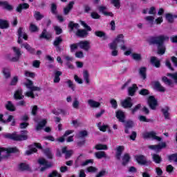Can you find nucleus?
Wrapping results in <instances>:
<instances>
[{
  "instance_id": "10",
  "label": "nucleus",
  "mask_w": 177,
  "mask_h": 177,
  "mask_svg": "<svg viewBox=\"0 0 177 177\" xmlns=\"http://www.w3.org/2000/svg\"><path fill=\"white\" fill-rule=\"evenodd\" d=\"M37 149H42L41 144L39 143H35L29 146V150L26 151V156H30L32 154V153H37Z\"/></svg>"
},
{
  "instance_id": "40",
  "label": "nucleus",
  "mask_w": 177,
  "mask_h": 177,
  "mask_svg": "<svg viewBox=\"0 0 177 177\" xmlns=\"http://www.w3.org/2000/svg\"><path fill=\"white\" fill-rule=\"evenodd\" d=\"M122 165H125L131 160V156L128 153H125L122 157Z\"/></svg>"
},
{
  "instance_id": "1",
  "label": "nucleus",
  "mask_w": 177,
  "mask_h": 177,
  "mask_svg": "<svg viewBox=\"0 0 177 177\" xmlns=\"http://www.w3.org/2000/svg\"><path fill=\"white\" fill-rule=\"evenodd\" d=\"M169 37L167 36L160 35L155 37H151L150 39L151 44H156L158 45V55H164L165 53V46H164V42L168 41Z\"/></svg>"
},
{
  "instance_id": "12",
  "label": "nucleus",
  "mask_w": 177,
  "mask_h": 177,
  "mask_svg": "<svg viewBox=\"0 0 177 177\" xmlns=\"http://www.w3.org/2000/svg\"><path fill=\"white\" fill-rule=\"evenodd\" d=\"M167 145L165 142H162L161 144H159L158 145H149L148 147L151 150H154L155 151H160L161 149L165 148Z\"/></svg>"
},
{
  "instance_id": "13",
  "label": "nucleus",
  "mask_w": 177,
  "mask_h": 177,
  "mask_svg": "<svg viewBox=\"0 0 177 177\" xmlns=\"http://www.w3.org/2000/svg\"><path fill=\"white\" fill-rule=\"evenodd\" d=\"M12 50L15 53L16 56L12 58V62H18L19 59L21 56V53L20 52V48L17 47H12Z\"/></svg>"
},
{
  "instance_id": "37",
  "label": "nucleus",
  "mask_w": 177,
  "mask_h": 177,
  "mask_svg": "<svg viewBox=\"0 0 177 177\" xmlns=\"http://www.w3.org/2000/svg\"><path fill=\"white\" fill-rule=\"evenodd\" d=\"M40 38H44V39H50V38H52V35L46 32V30H44L40 35Z\"/></svg>"
},
{
  "instance_id": "59",
  "label": "nucleus",
  "mask_w": 177,
  "mask_h": 177,
  "mask_svg": "<svg viewBox=\"0 0 177 177\" xmlns=\"http://www.w3.org/2000/svg\"><path fill=\"white\" fill-rule=\"evenodd\" d=\"M44 154L48 157V158H52V152L49 148H47L44 150Z\"/></svg>"
},
{
  "instance_id": "42",
  "label": "nucleus",
  "mask_w": 177,
  "mask_h": 177,
  "mask_svg": "<svg viewBox=\"0 0 177 177\" xmlns=\"http://www.w3.org/2000/svg\"><path fill=\"white\" fill-rule=\"evenodd\" d=\"M9 27V23H8V21L0 19V28H8Z\"/></svg>"
},
{
  "instance_id": "22",
  "label": "nucleus",
  "mask_w": 177,
  "mask_h": 177,
  "mask_svg": "<svg viewBox=\"0 0 177 177\" xmlns=\"http://www.w3.org/2000/svg\"><path fill=\"white\" fill-rule=\"evenodd\" d=\"M124 151V146H119L116 148V158L117 160H121V155Z\"/></svg>"
},
{
  "instance_id": "11",
  "label": "nucleus",
  "mask_w": 177,
  "mask_h": 177,
  "mask_svg": "<svg viewBox=\"0 0 177 177\" xmlns=\"http://www.w3.org/2000/svg\"><path fill=\"white\" fill-rule=\"evenodd\" d=\"M148 104L151 110H156V107H157V100H156L154 96L149 97Z\"/></svg>"
},
{
  "instance_id": "53",
  "label": "nucleus",
  "mask_w": 177,
  "mask_h": 177,
  "mask_svg": "<svg viewBox=\"0 0 177 177\" xmlns=\"http://www.w3.org/2000/svg\"><path fill=\"white\" fill-rule=\"evenodd\" d=\"M72 106H73V109H78L80 108V101L78 100V98L74 99Z\"/></svg>"
},
{
  "instance_id": "60",
  "label": "nucleus",
  "mask_w": 177,
  "mask_h": 177,
  "mask_svg": "<svg viewBox=\"0 0 177 177\" xmlns=\"http://www.w3.org/2000/svg\"><path fill=\"white\" fill-rule=\"evenodd\" d=\"M98 10L102 14H104L106 10H107V6H98Z\"/></svg>"
},
{
  "instance_id": "30",
  "label": "nucleus",
  "mask_w": 177,
  "mask_h": 177,
  "mask_svg": "<svg viewBox=\"0 0 177 177\" xmlns=\"http://www.w3.org/2000/svg\"><path fill=\"white\" fill-rule=\"evenodd\" d=\"M62 42H63V39L62 38V37H56L54 41L53 45H54V46L57 47V49L58 50H60V47H59V45H60V44H62Z\"/></svg>"
},
{
  "instance_id": "35",
  "label": "nucleus",
  "mask_w": 177,
  "mask_h": 177,
  "mask_svg": "<svg viewBox=\"0 0 177 177\" xmlns=\"http://www.w3.org/2000/svg\"><path fill=\"white\" fill-rule=\"evenodd\" d=\"M151 63L153 64V66H155V67H157L158 68L160 66V61L156 57H151Z\"/></svg>"
},
{
  "instance_id": "33",
  "label": "nucleus",
  "mask_w": 177,
  "mask_h": 177,
  "mask_svg": "<svg viewBox=\"0 0 177 177\" xmlns=\"http://www.w3.org/2000/svg\"><path fill=\"white\" fill-rule=\"evenodd\" d=\"M88 136V131L84 130L79 131V133L76 134V138L77 139H84V138Z\"/></svg>"
},
{
  "instance_id": "9",
  "label": "nucleus",
  "mask_w": 177,
  "mask_h": 177,
  "mask_svg": "<svg viewBox=\"0 0 177 177\" xmlns=\"http://www.w3.org/2000/svg\"><path fill=\"white\" fill-rule=\"evenodd\" d=\"M21 38H24L26 41L28 39V37L27 36V33L24 32V29L19 28L18 29V44H23V39Z\"/></svg>"
},
{
  "instance_id": "62",
  "label": "nucleus",
  "mask_w": 177,
  "mask_h": 177,
  "mask_svg": "<svg viewBox=\"0 0 177 177\" xmlns=\"http://www.w3.org/2000/svg\"><path fill=\"white\" fill-rule=\"evenodd\" d=\"M140 95H142V96H146L147 95H149L150 92H149V90L146 88H142L139 92Z\"/></svg>"
},
{
  "instance_id": "20",
  "label": "nucleus",
  "mask_w": 177,
  "mask_h": 177,
  "mask_svg": "<svg viewBox=\"0 0 177 177\" xmlns=\"http://www.w3.org/2000/svg\"><path fill=\"white\" fill-rule=\"evenodd\" d=\"M120 48L121 50H126L124 53V55L125 56H129V55H131V53H132V49L127 48V46H125V44H120Z\"/></svg>"
},
{
  "instance_id": "64",
  "label": "nucleus",
  "mask_w": 177,
  "mask_h": 177,
  "mask_svg": "<svg viewBox=\"0 0 177 177\" xmlns=\"http://www.w3.org/2000/svg\"><path fill=\"white\" fill-rule=\"evenodd\" d=\"M168 77H171L173 80H174L176 84H177V73H168L167 74Z\"/></svg>"
},
{
  "instance_id": "61",
  "label": "nucleus",
  "mask_w": 177,
  "mask_h": 177,
  "mask_svg": "<svg viewBox=\"0 0 177 177\" xmlns=\"http://www.w3.org/2000/svg\"><path fill=\"white\" fill-rule=\"evenodd\" d=\"M106 174L107 171H106V169H102L95 175V177H103L105 176Z\"/></svg>"
},
{
  "instance_id": "3",
  "label": "nucleus",
  "mask_w": 177,
  "mask_h": 177,
  "mask_svg": "<svg viewBox=\"0 0 177 177\" xmlns=\"http://www.w3.org/2000/svg\"><path fill=\"white\" fill-rule=\"evenodd\" d=\"M25 85L26 88L30 90V91L25 93V96H27L28 97L34 99L35 97V94H34V92H39V91H41L39 87L34 86V84L31 80H28L26 82H25Z\"/></svg>"
},
{
  "instance_id": "55",
  "label": "nucleus",
  "mask_w": 177,
  "mask_h": 177,
  "mask_svg": "<svg viewBox=\"0 0 177 177\" xmlns=\"http://www.w3.org/2000/svg\"><path fill=\"white\" fill-rule=\"evenodd\" d=\"M141 107H142V105L140 104H137L135 107L131 109V113L135 114V113L139 111Z\"/></svg>"
},
{
  "instance_id": "16",
  "label": "nucleus",
  "mask_w": 177,
  "mask_h": 177,
  "mask_svg": "<svg viewBox=\"0 0 177 177\" xmlns=\"http://www.w3.org/2000/svg\"><path fill=\"white\" fill-rule=\"evenodd\" d=\"M0 121L1 122H10V121H12L11 125L12 127H14V125H15L16 124V121L15 120V118L13 117V115H8V118L6 120H3V114H0Z\"/></svg>"
},
{
  "instance_id": "6",
  "label": "nucleus",
  "mask_w": 177,
  "mask_h": 177,
  "mask_svg": "<svg viewBox=\"0 0 177 177\" xmlns=\"http://www.w3.org/2000/svg\"><path fill=\"white\" fill-rule=\"evenodd\" d=\"M118 44L121 45L122 44H125V40H124V35L120 34L113 41L112 43L109 44L112 48H115L118 46Z\"/></svg>"
},
{
  "instance_id": "50",
  "label": "nucleus",
  "mask_w": 177,
  "mask_h": 177,
  "mask_svg": "<svg viewBox=\"0 0 177 177\" xmlns=\"http://www.w3.org/2000/svg\"><path fill=\"white\" fill-rule=\"evenodd\" d=\"M145 20H146L150 26H153V24H154V17L153 16H147L145 18Z\"/></svg>"
},
{
  "instance_id": "52",
  "label": "nucleus",
  "mask_w": 177,
  "mask_h": 177,
  "mask_svg": "<svg viewBox=\"0 0 177 177\" xmlns=\"http://www.w3.org/2000/svg\"><path fill=\"white\" fill-rule=\"evenodd\" d=\"M66 84H67V85L68 86V88L72 89V91H75V84H74L73 81H71V80H68L66 82Z\"/></svg>"
},
{
  "instance_id": "5",
  "label": "nucleus",
  "mask_w": 177,
  "mask_h": 177,
  "mask_svg": "<svg viewBox=\"0 0 177 177\" xmlns=\"http://www.w3.org/2000/svg\"><path fill=\"white\" fill-rule=\"evenodd\" d=\"M142 136L144 139H152V140H158V142H161V138L157 136V133L154 131H145L142 133Z\"/></svg>"
},
{
  "instance_id": "49",
  "label": "nucleus",
  "mask_w": 177,
  "mask_h": 177,
  "mask_svg": "<svg viewBox=\"0 0 177 177\" xmlns=\"http://www.w3.org/2000/svg\"><path fill=\"white\" fill-rule=\"evenodd\" d=\"M165 17L169 23H174V18L176 17L172 14L167 13L166 14Z\"/></svg>"
},
{
  "instance_id": "19",
  "label": "nucleus",
  "mask_w": 177,
  "mask_h": 177,
  "mask_svg": "<svg viewBox=\"0 0 177 177\" xmlns=\"http://www.w3.org/2000/svg\"><path fill=\"white\" fill-rule=\"evenodd\" d=\"M116 118L120 122H125V113L122 112V111H116Z\"/></svg>"
},
{
  "instance_id": "58",
  "label": "nucleus",
  "mask_w": 177,
  "mask_h": 177,
  "mask_svg": "<svg viewBox=\"0 0 177 177\" xmlns=\"http://www.w3.org/2000/svg\"><path fill=\"white\" fill-rule=\"evenodd\" d=\"M131 57L133 60L139 61L142 59V55H140V54L133 53Z\"/></svg>"
},
{
  "instance_id": "63",
  "label": "nucleus",
  "mask_w": 177,
  "mask_h": 177,
  "mask_svg": "<svg viewBox=\"0 0 177 177\" xmlns=\"http://www.w3.org/2000/svg\"><path fill=\"white\" fill-rule=\"evenodd\" d=\"M91 16L92 19H100V15L97 12H91Z\"/></svg>"
},
{
  "instance_id": "26",
  "label": "nucleus",
  "mask_w": 177,
  "mask_h": 177,
  "mask_svg": "<svg viewBox=\"0 0 177 177\" xmlns=\"http://www.w3.org/2000/svg\"><path fill=\"white\" fill-rule=\"evenodd\" d=\"M143 13L145 15H156L157 13V11L156 10V8L154 7H151L149 8H146L145 10H143Z\"/></svg>"
},
{
  "instance_id": "7",
  "label": "nucleus",
  "mask_w": 177,
  "mask_h": 177,
  "mask_svg": "<svg viewBox=\"0 0 177 177\" xmlns=\"http://www.w3.org/2000/svg\"><path fill=\"white\" fill-rule=\"evenodd\" d=\"M77 45L80 49H83L85 52H89V50H91V41H80L77 43Z\"/></svg>"
},
{
  "instance_id": "47",
  "label": "nucleus",
  "mask_w": 177,
  "mask_h": 177,
  "mask_svg": "<svg viewBox=\"0 0 177 177\" xmlns=\"http://www.w3.org/2000/svg\"><path fill=\"white\" fill-rule=\"evenodd\" d=\"M108 46L112 50L111 51L112 56H118V50H117L118 46H116V48H111V44H109Z\"/></svg>"
},
{
  "instance_id": "29",
  "label": "nucleus",
  "mask_w": 177,
  "mask_h": 177,
  "mask_svg": "<svg viewBox=\"0 0 177 177\" xmlns=\"http://www.w3.org/2000/svg\"><path fill=\"white\" fill-rule=\"evenodd\" d=\"M76 35L80 38H84L88 35V32L85 30L78 29L76 32Z\"/></svg>"
},
{
  "instance_id": "28",
  "label": "nucleus",
  "mask_w": 177,
  "mask_h": 177,
  "mask_svg": "<svg viewBox=\"0 0 177 177\" xmlns=\"http://www.w3.org/2000/svg\"><path fill=\"white\" fill-rule=\"evenodd\" d=\"M6 109L9 110V111H16V106L10 101H8L6 104Z\"/></svg>"
},
{
  "instance_id": "54",
  "label": "nucleus",
  "mask_w": 177,
  "mask_h": 177,
  "mask_svg": "<svg viewBox=\"0 0 177 177\" xmlns=\"http://www.w3.org/2000/svg\"><path fill=\"white\" fill-rule=\"evenodd\" d=\"M34 17L36 20H41V19H44V15H42L41 12L36 11L35 12Z\"/></svg>"
},
{
  "instance_id": "56",
  "label": "nucleus",
  "mask_w": 177,
  "mask_h": 177,
  "mask_svg": "<svg viewBox=\"0 0 177 177\" xmlns=\"http://www.w3.org/2000/svg\"><path fill=\"white\" fill-rule=\"evenodd\" d=\"M140 75L143 80H146V68H141L140 69Z\"/></svg>"
},
{
  "instance_id": "17",
  "label": "nucleus",
  "mask_w": 177,
  "mask_h": 177,
  "mask_svg": "<svg viewBox=\"0 0 177 177\" xmlns=\"http://www.w3.org/2000/svg\"><path fill=\"white\" fill-rule=\"evenodd\" d=\"M14 98L17 100H22V99H24V95H23V89L18 88L14 94Z\"/></svg>"
},
{
  "instance_id": "39",
  "label": "nucleus",
  "mask_w": 177,
  "mask_h": 177,
  "mask_svg": "<svg viewBox=\"0 0 177 177\" xmlns=\"http://www.w3.org/2000/svg\"><path fill=\"white\" fill-rule=\"evenodd\" d=\"M74 131L73 130H68L65 132L64 136L59 138L57 139L58 142H60L61 143H63L64 142V137L68 136V135H71V133H73Z\"/></svg>"
},
{
  "instance_id": "14",
  "label": "nucleus",
  "mask_w": 177,
  "mask_h": 177,
  "mask_svg": "<svg viewBox=\"0 0 177 177\" xmlns=\"http://www.w3.org/2000/svg\"><path fill=\"white\" fill-rule=\"evenodd\" d=\"M0 6H2L3 9L6 10H8V12L13 10V6L10 5L7 1H0Z\"/></svg>"
},
{
  "instance_id": "24",
  "label": "nucleus",
  "mask_w": 177,
  "mask_h": 177,
  "mask_svg": "<svg viewBox=\"0 0 177 177\" xmlns=\"http://www.w3.org/2000/svg\"><path fill=\"white\" fill-rule=\"evenodd\" d=\"M95 157L98 160H101V158H107V154L104 151H97L95 153Z\"/></svg>"
},
{
  "instance_id": "48",
  "label": "nucleus",
  "mask_w": 177,
  "mask_h": 177,
  "mask_svg": "<svg viewBox=\"0 0 177 177\" xmlns=\"http://www.w3.org/2000/svg\"><path fill=\"white\" fill-rule=\"evenodd\" d=\"M111 5H113L116 9H120L121 6V3L120 0H111Z\"/></svg>"
},
{
  "instance_id": "27",
  "label": "nucleus",
  "mask_w": 177,
  "mask_h": 177,
  "mask_svg": "<svg viewBox=\"0 0 177 177\" xmlns=\"http://www.w3.org/2000/svg\"><path fill=\"white\" fill-rule=\"evenodd\" d=\"M136 160L138 164L145 165L146 164V158L144 156L139 155L136 156Z\"/></svg>"
},
{
  "instance_id": "44",
  "label": "nucleus",
  "mask_w": 177,
  "mask_h": 177,
  "mask_svg": "<svg viewBox=\"0 0 177 177\" xmlns=\"http://www.w3.org/2000/svg\"><path fill=\"white\" fill-rule=\"evenodd\" d=\"M95 150H107L109 148L107 145L102 144H97L95 146Z\"/></svg>"
},
{
  "instance_id": "38",
  "label": "nucleus",
  "mask_w": 177,
  "mask_h": 177,
  "mask_svg": "<svg viewBox=\"0 0 177 177\" xmlns=\"http://www.w3.org/2000/svg\"><path fill=\"white\" fill-rule=\"evenodd\" d=\"M21 48H25L28 52H30V53H34V50L32 48L31 46L27 43L22 44L21 45Z\"/></svg>"
},
{
  "instance_id": "51",
  "label": "nucleus",
  "mask_w": 177,
  "mask_h": 177,
  "mask_svg": "<svg viewBox=\"0 0 177 177\" xmlns=\"http://www.w3.org/2000/svg\"><path fill=\"white\" fill-rule=\"evenodd\" d=\"M152 158L156 164H160L161 162V157L158 156V154H153L152 156Z\"/></svg>"
},
{
  "instance_id": "18",
  "label": "nucleus",
  "mask_w": 177,
  "mask_h": 177,
  "mask_svg": "<svg viewBox=\"0 0 177 177\" xmlns=\"http://www.w3.org/2000/svg\"><path fill=\"white\" fill-rule=\"evenodd\" d=\"M87 103L90 107L93 109H97V107H100V102L97 101H95L94 100L89 99L87 101Z\"/></svg>"
},
{
  "instance_id": "41",
  "label": "nucleus",
  "mask_w": 177,
  "mask_h": 177,
  "mask_svg": "<svg viewBox=\"0 0 177 177\" xmlns=\"http://www.w3.org/2000/svg\"><path fill=\"white\" fill-rule=\"evenodd\" d=\"M95 35L97 37H99L100 38H103V39H107L109 37H107V35H106V33H104V32L102 31H96L95 32Z\"/></svg>"
},
{
  "instance_id": "23",
  "label": "nucleus",
  "mask_w": 177,
  "mask_h": 177,
  "mask_svg": "<svg viewBox=\"0 0 177 177\" xmlns=\"http://www.w3.org/2000/svg\"><path fill=\"white\" fill-rule=\"evenodd\" d=\"M153 86L156 91H158L159 92H165V88L160 84L158 82H155Z\"/></svg>"
},
{
  "instance_id": "31",
  "label": "nucleus",
  "mask_w": 177,
  "mask_h": 177,
  "mask_svg": "<svg viewBox=\"0 0 177 177\" xmlns=\"http://www.w3.org/2000/svg\"><path fill=\"white\" fill-rule=\"evenodd\" d=\"M74 6V2L71 1L68 6L64 9V15H68L70 12V10L73 9V7Z\"/></svg>"
},
{
  "instance_id": "46",
  "label": "nucleus",
  "mask_w": 177,
  "mask_h": 177,
  "mask_svg": "<svg viewBox=\"0 0 177 177\" xmlns=\"http://www.w3.org/2000/svg\"><path fill=\"white\" fill-rule=\"evenodd\" d=\"M20 171H28L30 166L26 163H21L19 166Z\"/></svg>"
},
{
  "instance_id": "4",
  "label": "nucleus",
  "mask_w": 177,
  "mask_h": 177,
  "mask_svg": "<svg viewBox=\"0 0 177 177\" xmlns=\"http://www.w3.org/2000/svg\"><path fill=\"white\" fill-rule=\"evenodd\" d=\"M11 153H19V149L17 147L0 148V161L8 158Z\"/></svg>"
},
{
  "instance_id": "25",
  "label": "nucleus",
  "mask_w": 177,
  "mask_h": 177,
  "mask_svg": "<svg viewBox=\"0 0 177 177\" xmlns=\"http://www.w3.org/2000/svg\"><path fill=\"white\" fill-rule=\"evenodd\" d=\"M138 90V86L136 84H133L132 86L129 87L128 92L130 96H133L135 95V92Z\"/></svg>"
},
{
  "instance_id": "57",
  "label": "nucleus",
  "mask_w": 177,
  "mask_h": 177,
  "mask_svg": "<svg viewBox=\"0 0 177 177\" xmlns=\"http://www.w3.org/2000/svg\"><path fill=\"white\" fill-rule=\"evenodd\" d=\"M69 28H71V31H73L74 28H76V29L80 28V25H78L77 24H74L73 22H70Z\"/></svg>"
},
{
  "instance_id": "32",
  "label": "nucleus",
  "mask_w": 177,
  "mask_h": 177,
  "mask_svg": "<svg viewBox=\"0 0 177 177\" xmlns=\"http://www.w3.org/2000/svg\"><path fill=\"white\" fill-rule=\"evenodd\" d=\"M62 73L61 71H55V77H54V80L53 82L55 84H59L60 82V75H62Z\"/></svg>"
},
{
  "instance_id": "15",
  "label": "nucleus",
  "mask_w": 177,
  "mask_h": 177,
  "mask_svg": "<svg viewBox=\"0 0 177 177\" xmlns=\"http://www.w3.org/2000/svg\"><path fill=\"white\" fill-rule=\"evenodd\" d=\"M122 106L124 109H131L133 104H132V99L127 97L126 100L122 102Z\"/></svg>"
},
{
  "instance_id": "43",
  "label": "nucleus",
  "mask_w": 177,
  "mask_h": 177,
  "mask_svg": "<svg viewBox=\"0 0 177 177\" xmlns=\"http://www.w3.org/2000/svg\"><path fill=\"white\" fill-rule=\"evenodd\" d=\"M46 125V120H43L36 127L37 131H41L42 129V127Z\"/></svg>"
},
{
  "instance_id": "36",
  "label": "nucleus",
  "mask_w": 177,
  "mask_h": 177,
  "mask_svg": "<svg viewBox=\"0 0 177 177\" xmlns=\"http://www.w3.org/2000/svg\"><path fill=\"white\" fill-rule=\"evenodd\" d=\"M83 78L86 84H89L91 82L89 80V72L87 70L83 71Z\"/></svg>"
},
{
  "instance_id": "2",
  "label": "nucleus",
  "mask_w": 177,
  "mask_h": 177,
  "mask_svg": "<svg viewBox=\"0 0 177 177\" xmlns=\"http://www.w3.org/2000/svg\"><path fill=\"white\" fill-rule=\"evenodd\" d=\"M28 133V132L27 131H21V135L16 133H8L4 135V138L6 139H12V140L21 142V140H27V139H28V136H27Z\"/></svg>"
},
{
  "instance_id": "34",
  "label": "nucleus",
  "mask_w": 177,
  "mask_h": 177,
  "mask_svg": "<svg viewBox=\"0 0 177 177\" xmlns=\"http://www.w3.org/2000/svg\"><path fill=\"white\" fill-rule=\"evenodd\" d=\"M62 153L65 154L66 158H70L73 155V150L67 151V147L62 148Z\"/></svg>"
},
{
  "instance_id": "21",
  "label": "nucleus",
  "mask_w": 177,
  "mask_h": 177,
  "mask_svg": "<svg viewBox=\"0 0 177 177\" xmlns=\"http://www.w3.org/2000/svg\"><path fill=\"white\" fill-rule=\"evenodd\" d=\"M28 8H30V5H28V3H21L17 7L16 11L18 12V13H21L24 9H28Z\"/></svg>"
},
{
  "instance_id": "45",
  "label": "nucleus",
  "mask_w": 177,
  "mask_h": 177,
  "mask_svg": "<svg viewBox=\"0 0 177 177\" xmlns=\"http://www.w3.org/2000/svg\"><path fill=\"white\" fill-rule=\"evenodd\" d=\"M2 72L5 78L10 77V70L8 68H3Z\"/></svg>"
},
{
  "instance_id": "8",
  "label": "nucleus",
  "mask_w": 177,
  "mask_h": 177,
  "mask_svg": "<svg viewBox=\"0 0 177 177\" xmlns=\"http://www.w3.org/2000/svg\"><path fill=\"white\" fill-rule=\"evenodd\" d=\"M38 163L40 165H43V167L40 169L41 172H44V171H46L48 168H50L52 167V163L48 162L44 158H41L38 160Z\"/></svg>"
}]
</instances>
